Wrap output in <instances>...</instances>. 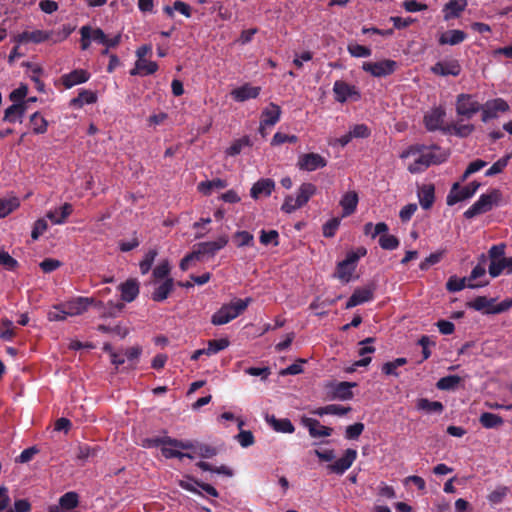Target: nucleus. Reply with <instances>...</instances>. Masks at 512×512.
<instances>
[{"mask_svg": "<svg viewBox=\"0 0 512 512\" xmlns=\"http://www.w3.org/2000/svg\"><path fill=\"white\" fill-rule=\"evenodd\" d=\"M468 5L467 0H450L443 7L445 20L458 18Z\"/></svg>", "mask_w": 512, "mask_h": 512, "instance_id": "nucleus-22", "label": "nucleus"}, {"mask_svg": "<svg viewBox=\"0 0 512 512\" xmlns=\"http://www.w3.org/2000/svg\"><path fill=\"white\" fill-rule=\"evenodd\" d=\"M359 202V197L357 192L355 191H349L346 192L341 200H340V206L342 207V217H347L353 214L357 208Z\"/></svg>", "mask_w": 512, "mask_h": 512, "instance_id": "nucleus-23", "label": "nucleus"}, {"mask_svg": "<svg viewBox=\"0 0 512 512\" xmlns=\"http://www.w3.org/2000/svg\"><path fill=\"white\" fill-rule=\"evenodd\" d=\"M357 457V451L354 449H347L344 455L336 460L333 464L329 465L332 472L336 474H343L349 469Z\"/></svg>", "mask_w": 512, "mask_h": 512, "instance_id": "nucleus-15", "label": "nucleus"}, {"mask_svg": "<svg viewBox=\"0 0 512 512\" xmlns=\"http://www.w3.org/2000/svg\"><path fill=\"white\" fill-rule=\"evenodd\" d=\"M418 198L421 207L428 210L432 207L435 200V189L432 184L422 185L418 190Z\"/></svg>", "mask_w": 512, "mask_h": 512, "instance_id": "nucleus-28", "label": "nucleus"}, {"mask_svg": "<svg viewBox=\"0 0 512 512\" xmlns=\"http://www.w3.org/2000/svg\"><path fill=\"white\" fill-rule=\"evenodd\" d=\"M281 109L278 105L270 103L261 113L259 132L265 136V127L274 126L280 119Z\"/></svg>", "mask_w": 512, "mask_h": 512, "instance_id": "nucleus-13", "label": "nucleus"}, {"mask_svg": "<svg viewBox=\"0 0 512 512\" xmlns=\"http://www.w3.org/2000/svg\"><path fill=\"white\" fill-rule=\"evenodd\" d=\"M511 155H506L498 159L486 172L485 176L491 177L501 173L509 163Z\"/></svg>", "mask_w": 512, "mask_h": 512, "instance_id": "nucleus-46", "label": "nucleus"}, {"mask_svg": "<svg viewBox=\"0 0 512 512\" xmlns=\"http://www.w3.org/2000/svg\"><path fill=\"white\" fill-rule=\"evenodd\" d=\"M372 342H374V338H372V337L366 338L365 340L360 342V345H363V347L360 348L359 355L362 356L363 358L354 363L355 367H363V366H367L370 364V362L372 360L371 357H369V356L365 357V355L373 353L375 351L374 347L366 345V344L372 343Z\"/></svg>", "mask_w": 512, "mask_h": 512, "instance_id": "nucleus-34", "label": "nucleus"}, {"mask_svg": "<svg viewBox=\"0 0 512 512\" xmlns=\"http://www.w3.org/2000/svg\"><path fill=\"white\" fill-rule=\"evenodd\" d=\"M505 269V259L490 261V264L488 266V272L492 278L498 277Z\"/></svg>", "mask_w": 512, "mask_h": 512, "instance_id": "nucleus-55", "label": "nucleus"}, {"mask_svg": "<svg viewBox=\"0 0 512 512\" xmlns=\"http://www.w3.org/2000/svg\"><path fill=\"white\" fill-rule=\"evenodd\" d=\"M98 451L99 447L97 445L90 446L87 444H80L77 447L76 458L84 463L90 459L95 458L98 454Z\"/></svg>", "mask_w": 512, "mask_h": 512, "instance_id": "nucleus-37", "label": "nucleus"}, {"mask_svg": "<svg viewBox=\"0 0 512 512\" xmlns=\"http://www.w3.org/2000/svg\"><path fill=\"white\" fill-rule=\"evenodd\" d=\"M170 273V264L168 260H163L159 265H157L153 270V277L155 279H167V276Z\"/></svg>", "mask_w": 512, "mask_h": 512, "instance_id": "nucleus-59", "label": "nucleus"}, {"mask_svg": "<svg viewBox=\"0 0 512 512\" xmlns=\"http://www.w3.org/2000/svg\"><path fill=\"white\" fill-rule=\"evenodd\" d=\"M229 238L226 235L219 236L215 241L200 242L193 246L196 260L202 261L205 257L212 258L216 253L228 244Z\"/></svg>", "mask_w": 512, "mask_h": 512, "instance_id": "nucleus-3", "label": "nucleus"}, {"mask_svg": "<svg viewBox=\"0 0 512 512\" xmlns=\"http://www.w3.org/2000/svg\"><path fill=\"white\" fill-rule=\"evenodd\" d=\"M121 298L125 302H132L139 294V283L136 279H128L120 284Z\"/></svg>", "mask_w": 512, "mask_h": 512, "instance_id": "nucleus-26", "label": "nucleus"}, {"mask_svg": "<svg viewBox=\"0 0 512 512\" xmlns=\"http://www.w3.org/2000/svg\"><path fill=\"white\" fill-rule=\"evenodd\" d=\"M373 299V290L371 288L356 289L346 303V308L350 309Z\"/></svg>", "mask_w": 512, "mask_h": 512, "instance_id": "nucleus-24", "label": "nucleus"}, {"mask_svg": "<svg viewBox=\"0 0 512 512\" xmlns=\"http://www.w3.org/2000/svg\"><path fill=\"white\" fill-rule=\"evenodd\" d=\"M460 382H461V378L458 375H449V376L440 378L436 383V387L439 390H444V391L455 390L458 387V385L460 384Z\"/></svg>", "mask_w": 512, "mask_h": 512, "instance_id": "nucleus-40", "label": "nucleus"}, {"mask_svg": "<svg viewBox=\"0 0 512 512\" xmlns=\"http://www.w3.org/2000/svg\"><path fill=\"white\" fill-rule=\"evenodd\" d=\"M339 218H332L323 225V235L327 238H331L335 235L337 229L340 226Z\"/></svg>", "mask_w": 512, "mask_h": 512, "instance_id": "nucleus-58", "label": "nucleus"}, {"mask_svg": "<svg viewBox=\"0 0 512 512\" xmlns=\"http://www.w3.org/2000/svg\"><path fill=\"white\" fill-rule=\"evenodd\" d=\"M316 190L317 188L314 184L303 183L297 191V206H300V208L303 207L309 201V199L316 193Z\"/></svg>", "mask_w": 512, "mask_h": 512, "instance_id": "nucleus-31", "label": "nucleus"}, {"mask_svg": "<svg viewBox=\"0 0 512 512\" xmlns=\"http://www.w3.org/2000/svg\"><path fill=\"white\" fill-rule=\"evenodd\" d=\"M31 504L27 499H18L14 502L12 508L8 509L6 512H30Z\"/></svg>", "mask_w": 512, "mask_h": 512, "instance_id": "nucleus-64", "label": "nucleus"}, {"mask_svg": "<svg viewBox=\"0 0 512 512\" xmlns=\"http://www.w3.org/2000/svg\"><path fill=\"white\" fill-rule=\"evenodd\" d=\"M158 69V65L154 61H147L145 59H138L135 64V68L131 70V75H151Z\"/></svg>", "mask_w": 512, "mask_h": 512, "instance_id": "nucleus-32", "label": "nucleus"}, {"mask_svg": "<svg viewBox=\"0 0 512 512\" xmlns=\"http://www.w3.org/2000/svg\"><path fill=\"white\" fill-rule=\"evenodd\" d=\"M467 38V34L458 29L448 30L442 33L438 39L440 45H458Z\"/></svg>", "mask_w": 512, "mask_h": 512, "instance_id": "nucleus-25", "label": "nucleus"}, {"mask_svg": "<svg viewBox=\"0 0 512 512\" xmlns=\"http://www.w3.org/2000/svg\"><path fill=\"white\" fill-rule=\"evenodd\" d=\"M379 245L385 250H394L399 246V240L394 235L383 234L379 237Z\"/></svg>", "mask_w": 512, "mask_h": 512, "instance_id": "nucleus-51", "label": "nucleus"}, {"mask_svg": "<svg viewBox=\"0 0 512 512\" xmlns=\"http://www.w3.org/2000/svg\"><path fill=\"white\" fill-rule=\"evenodd\" d=\"M171 437L165 436V437H153V438H146L143 440V446L144 447H163L164 445L170 446Z\"/></svg>", "mask_w": 512, "mask_h": 512, "instance_id": "nucleus-57", "label": "nucleus"}, {"mask_svg": "<svg viewBox=\"0 0 512 512\" xmlns=\"http://www.w3.org/2000/svg\"><path fill=\"white\" fill-rule=\"evenodd\" d=\"M301 422L305 426L311 437H328L332 434L333 429L320 424V422L314 418L302 417Z\"/></svg>", "mask_w": 512, "mask_h": 512, "instance_id": "nucleus-14", "label": "nucleus"}, {"mask_svg": "<svg viewBox=\"0 0 512 512\" xmlns=\"http://www.w3.org/2000/svg\"><path fill=\"white\" fill-rule=\"evenodd\" d=\"M54 32H47L42 30H35V31H28V39L29 42L33 43H41L46 40H52L53 41Z\"/></svg>", "mask_w": 512, "mask_h": 512, "instance_id": "nucleus-50", "label": "nucleus"}, {"mask_svg": "<svg viewBox=\"0 0 512 512\" xmlns=\"http://www.w3.org/2000/svg\"><path fill=\"white\" fill-rule=\"evenodd\" d=\"M418 410L425 411L427 413H442L444 406L439 401H430L426 398H420L417 400L416 405Z\"/></svg>", "mask_w": 512, "mask_h": 512, "instance_id": "nucleus-36", "label": "nucleus"}, {"mask_svg": "<svg viewBox=\"0 0 512 512\" xmlns=\"http://www.w3.org/2000/svg\"><path fill=\"white\" fill-rule=\"evenodd\" d=\"M30 123L32 125V130L35 134H43L47 131L48 122L38 112H35L31 115Z\"/></svg>", "mask_w": 512, "mask_h": 512, "instance_id": "nucleus-42", "label": "nucleus"}, {"mask_svg": "<svg viewBox=\"0 0 512 512\" xmlns=\"http://www.w3.org/2000/svg\"><path fill=\"white\" fill-rule=\"evenodd\" d=\"M251 299H237L229 304H224L218 311L211 317L213 325H224L242 314L248 307Z\"/></svg>", "mask_w": 512, "mask_h": 512, "instance_id": "nucleus-2", "label": "nucleus"}, {"mask_svg": "<svg viewBox=\"0 0 512 512\" xmlns=\"http://www.w3.org/2000/svg\"><path fill=\"white\" fill-rule=\"evenodd\" d=\"M97 101V95L90 90H82L77 97L71 99L70 105L81 108L84 104H93Z\"/></svg>", "mask_w": 512, "mask_h": 512, "instance_id": "nucleus-35", "label": "nucleus"}, {"mask_svg": "<svg viewBox=\"0 0 512 512\" xmlns=\"http://www.w3.org/2000/svg\"><path fill=\"white\" fill-rule=\"evenodd\" d=\"M445 111L441 108H436L430 111L424 117V123L429 131H435L441 129Z\"/></svg>", "mask_w": 512, "mask_h": 512, "instance_id": "nucleus-27", "label": "nucleus"}, {"mask_svg": "<svg viewBox=\"0 0 512 512\" xmlns=\"http://www.w3.org/2000/svg\"><path fill=\"white\" fill-rule=\"evenodd\" d=\"M48 224L47 221L43 218L38 219L33 226L31 232V238L36 241L38 238L47 230Z\"/></svg>", "mask_w": 512, "mask_h": 512, "instance_id": "nucleus-62", "label": "nucleus"}, {"mask_svg": "<svg viewBox=\"0 0 512 512\" xmlns=\"http://www.w3.org/2000/svg\"><path fill=\"white\" fill-rule=\"evenodd\" d=\"M493 196H497L496 190L491 194H482L480 198L464 212L465 218L472 219L491 210L493 206Z\"/></svg>", "mask_w": 512, "mask_h": 512, "instance_id": "nucleus-9", "label": "nucleus"}, {"mask_svg": "<svg viewBox=\"0 0 512 512\" xmlns=\"http://www.w3.org/2000/svg\"><path fill=\"white\" fill-rule=\"evenodd\" d=\"M480 424L486 429L499 428L504 424V419L494 413L484 412L479 417Z\"/></svg>", "mask_w": 512, "mask_h": 512, "instance_id": "nucleus-33", "label": "nucleus"}, {"mask_svg": "<svg viewBox=\"0 0 512 512\" xmlns=\"http://www.w3.org/2000/svg\"><path fill=\"white\" fill-rule=\"evenodd\" d=\"M327 160L318 153H306L299 156L297 166L300 170L312 172L324 168Z\"/></svg>", "mask_w": 512, "mask_h": 512, "instance_id": "nucleus-10", "label": "nucleus"}, {"mask_svg": "<svg viewBox=\"0 0 512 512\" xmlns=\"http://www.w3.org/2000/svg\"><path fill=\"white\" fill-rule=\"evenodd\" d=\"M480 184L476 181L461 187L459 183H454L449 194L447 195V205L453 206L456 203L471 198L479 188Z\"/></svg>", "mask_w": 512, "mask_h": 512, "instance_id": "nucleus-4", "label": "nucleus"}, {"mask_svg": "<svg viewBox=\"0 0 512 512\" xmlns=\"http://www.w3.org/2000/svg\"><path fill=\"white\" fill-rule=\"evenodd\" d=\"M261 91L260 87L244 84L241 87L231 91L232 98L237 102H244L248 99H255L259 96Z\"/></svg>", "mask_w": 512, "mask_h": 512, "instance_id": "nucleus-17", "label": "nucleus"}, {"mask_svg": "<svg viewBox=\"0 0 512 512\" xmlns=\"http://www.w3.org/2000/svg\"><path fill=\"white\" fill-rule=\"evenodd\" d=\"M3 121L9 123H22L23 116L21 114V111H19L18 105L12 104L5 110Z\"/></svg>", "mask_w": 512, "mask_h": 512, "instance_id": "nucleus-45", "label": "nucleus"}, {"mask_svg": "<svg viewBox=\"0 0 512 512\" xmlns=\"http://www.w3.org/2000/svg\"><path fill=\"white\" fill-rule=\"evenodd\" d=\"M251 145V142H250V139L249 137H243L239 140H236L226 151V153L229 155V156H236L238 154H240V152L242 151V148L245 147V146H250Z\"/></svg>", "mask_w": 512, "mask_h": 512, "instance_id": "nucleus-52", "label": "nucleus"}, {"mask_svg": "<svg viewBox=\"0 0 512 512\" xmlns=\"http://www.w3.org/2000/svg\"><path fill=\"white\" fill-rule=\"evenodd\" d=\"M348 52L353 57H358V58L359 57H369L372 53L370 48L360 45V44H356V43L348 45Z\"/></svg>", "mask_w": 512, "mask_h": 512, "instance_id": "nucleus-53", "label": "nucleus"}, {"mask_svg": "<svg viewBox=\"0 0 512 512\" xmlns=\"http://www.w3.org/2000/svg\"><path fill=\"white\" fill-rule=\"evenodd\" d=\"M431 71L440 76H458L461 72V66L457 60L439 61L431 67Z\"/></svg>", "mask_w": 512, "mask_h": 512, "instance_id": "nucleus-16", "label": "nucleus"}, {"mask_svg": "<svg viewBox=\"0 0 512 512\" xmlns=\"http://www.w3.org/2000/svg\"><path fill=\"white\" fill-rule=\"evenodd\" d=\"M79 497L76 492H67L59 499V506L63 510H72L78 506Z\"/></svg>", "mask_w": 512, "mask_h": 512, "instance_id": "nucleus-41", "label": "nucleus"}, {"mask_svg": "<svg viewBox=\"0 0 512 512\" xmlns=\"http://www.w3.org/2000/svg\"><path fill=\"white\" fill-rule=\"evenodd\" d=\"M509 109L507 102L501 98L487 101L482 105V121L487 122L490 119L496 118L499 112H506Z\"/></svg>", "mask_w": 512, "mask_h": 512, "instance_id": "nucleus-12", "label": "nucleus"}, {"mask_svg": "<svg viewBox=\"0 0 512 512\" xmlns=\"http://www.w3.org/2000/svg\"><path fill=\"white\" fill-rule=\"evenodd\" d=\"M157 254L158 252L156 249H151L145 254L143 260L139 263V268L142 274H147L150 271Z\"/></svg>", "mask_w": 512, "mask_h": 512, "instance_id": "nucleus-49", "label": "nucleus"}, {"mask_svg": "<svg viewBox=\"0 0 512 512\" xmlns=\"http://www.w3.org/2000/svg\"><path fill=\"white\" fill-rule=\"evenodd\" d=\"M354 270H355V266H352L343 260L340 263H338V265H337L336 275L342 281L349 282Z\"/></svg>", "mask_w": 512, "mask_h": 512, "instance_id": "nucleus-43", "label": "nucleus"}, {"mask_svg": "<svg viewBox=\"0 0 512 512\" xmlns=\"http://www.w3.org/2000/svg\"><path fill=\"white\" fill-rule=\"evenodd\" d=\"M333 92L335 100L340 103H344L348 99H353L355 101L360 99V93L357 91L356 87L341 80L334 83Z\"/></svg>", "mask_w": 512, "mask_h": 512, "instance_id": "nucleus-11", "label": "nucleus"}, {"mask_svg": "<svg viewBox=\"0 0 512 512\" xmlns=\"http://www.w3.org/2000/svg\"><path fill=\"white\" fill-rule=\"evenodd\" d=\"M495 299L487 298L485 296H478L473 301L468 302L467 305L476 311H482L486 314H499L509 309L506 302H501L494 305Z\"/></svg>", "mask_w": 512, "mask_h": 512, "instance_id": "nucleus-6", "label": "nucleus"}, {"mask_svg": "<svg viewBox=\"0 0 512 512\" xmlns=\"http://www.w3.org/2000/svg\"><path fill=\"white\" fill-rule=\"evenodd\" d=\"M448 152L437 145H412L403 151L400 158L405 159L414 157V161L409 164L408 171L412 174L421 173L431 165L441 164L448 158Z\"/></svg>", "mask_w": 512, "mask_h": 512, "instance_id": "nucleus-1", "label": "nucleus"}, {"mask_svg": "<svg viewBox=\"0 0 512 512\" xmlns=\"http://www.w3.org/2000/svg\"><path fill=\"white\" fill-rule=\"evenodd\" d=\"M444 130L458 137H467L474 131V126L472 124H453Z\"/></svg>", "mask_w": 512, "mask_h": 512, "instance_id": "nucleus-44", "label": "nucleus"}, {"mask_svg": "<svg viewBox=\"0 0 512 512\" xmlns=\"http://www.w3.org/2000/svg\"><path fill=\"white\" fill-rule=\"evenodd\" d=\"M482 108V105L469 94H459L456 99V112L467 119L472 118Z\"/></svg>", "mask_w": 512, "mask_h": 512, "instance_id": "nucleus-7", "label": "nucleus"}, {"mask_svg": "<svg viewBox=\"0 0 512 512\" xmlns=\"http://www.w3.org/2000/svg\"><path fill=\"white\" fill-rule=\"evenodd\" d=\"M357 384L354 382H337V381H331L328 382L325 387L327 389V392L329 394V398L334 400H350L353 398V392L352 388L355 387Z\"/></svg>", "mask_w": 512, "mask_h": 512, "instance_id": "nucleus-8", "label": "nucleus"}, {"mask_svg": "<svg viewBox=\"0 0 512 512\" xmlns=\"http://www.w3.org/2000/svg\"><path fill=\"white\" fill-rule=\"evenodd\" d=\"M275 188V182L270 178H262L253 184L250 195L253 199H258L260 196H270Z\"/></svg>", "mask_w": 512, "mask_h": 512, "instance_id": "nucleus-20", "label": "nucleus"}, {"mask_svg": "<svg viewBox=\"0 0 512 512\" xmlns=\"http://www.w3.org/2000/svg\"><path fill=\"white\" fill-rule=\"evenodd\" d=\"M93 302V298L78 297L77 299L69 301L63 305L68 316H75L84 313Z\"/></svg>", "mask_w": 512, "mask_h": 512, "instance_id": "nucleus-18", "label": "nucleus"}, {"mask_svg": "<svg viewBox=\"0 0 512 512\" xmlns=\"http://www.w3.org/2000/svg\"><path fill=\"white\" fill-rule=\"evenodd\" d=\"M364 431V424L361 422L354 423L346 427L345 437L349 440L358 439Z\"/></svg>", "mask_w": 512, "mask_h": 512, "instance_id": "nucleus-54", "label": "nucleus"}, {"mask_svg": "<svg viewBox=\"0 0 512 512\" xmlns=\"http://www.w3.org/2000/svg\"><path fill=\"white\" fill-rule=\"evenodd\" d=\"M20 205V201L15 196L8 198H0V218H4L17 209Z\"/></svg>", "mask_w": 512, "mask_h": 512, "instance_id": "nucleus-38", "label": "nucleus"}, {"mask_svg": "<svg viewBox=\"0 0 512 512\" xmlns=\"http://www.w3.org/2000/svg\"><path fill=\"white\" fill-rule=\"evenodd\" d=\"M398 64L391 59H384L378 62H364L362 69L370 73L373 77H386L393 74Z\"/></svg>", "mask_w": 512, "mask_h": 512, "instance_id": "nucleus-5", "label": "nucleus"}, {"mask_svg": "<svg viewBox=\"0 0 512 512\" xmlns=\"http://www.w3.org/2000/svg\"><path fill=\"white\" fill-rule=\"evenodd\" d=\"M174 287V280L172 278H167L165 281L160 284L152 293L151 298L156 302H161L167 299L169 294L172 292Z\"/></svg>", "mask_w": 512, "mask_h": 512, "instance_id": "nucleus-30", "label": "nucleus"}, {"mask_svg": "<svg viewBox=\"0 0 512 512\" xmlns=\"http://www.w3.org/2000/svg\"><path fill=\"white\" fill-rule=\"evenodd\" d=\"M298 141V137L296 135H287L282 132H277L274 134L271 145H281L283 143L289 142V143H296Z\"/></svg>", "mask_w": 512, "mask_h": 512, "instance_id": "nucleus-60", "label": "nucleus"}, {"mask_svg": "<svg viewBox=\"0 0 512 512\" xmlns=\"http://www.w3.org/2000/svg\"><path fill=\"white\" fill-rule=\"evenodd\" d=\"M278 237L279 234L276 230L265 231L262 230L260 234V242L263 245L273 244L274 246L278 245Z\"/></svg>", "mask_w": 512, "mask_h": 512, "instance_id": "nucleus-56", "label": "nucleus"}, {"mask_svg": "<svg viewBox=\"0 0 512 512\" xmlns=\"http://www.w3.org/2000/svg\"><path fill=\"white\" fill-rule=\"evenodd\" d=\"M466 282H467L466 277L458 278L457 276H451L446 283V288L449 292H458V291H461L462 289H464L465 287L475 289V288H479V287H484V286L488 285V283H489V281H484V282H479V283H471L470 282L468 284Z\"/></svg>", "mask_w": 512, "mask_h": 512, "instance_id": "nucleus-19", "label": "nucleus"}, {"mask_svg": "<svg viewBox=\"0 0 512 512\" xmlns=\"http://www.w3.org/2000/svg\"><path fill=\"white\" fill-rule=\"evenodd\" d=\"M233 239L238 247L253 246L254 244V237L248 231H237Z\"/></svg>", "mask_w": 512, "mask_h": 512, "instance_id": "nucleus-47", "label": "nucleus"}, {"mask_svg": "<svg viewBox=\"0 0 512 512\" xmlns=\"http://www.w3.org/2000/svg\"><path fill=\"white\" fill-rule=\"evenodd\" d=\"M266 421L277 432L293 433L295 431L294 425L287 418L277 419L274 415H271V416L267 415Z\"/></svg>", "mask_w": 512, "mask_h": 512, "instance_id": "nucleus-29", "label": "nucleus"}, {"mask_svg": "<svg viewBox=\"0 0 512 512\" xmlns=\"http://www.w3.org/2000/svg\"><path fill=\"white\" fill-rule=\"evenodd\" d=\"M68 317L64 305L55 306L48 312V319L50 321H62Z\"/></svg>", "mask_w": 512, "mask_h": 512, "instance_id": "nucleus-63", "label": "nucleus"}, {"mask_svg": "<svg viewBox=\"0 0 512 512\" xmlns=\"http://www.w3.org/2000/svg\"><path fill=\"white\" fill-rule=\"evenodd\" d=\"M236 440L244 448L254 444L253 433L249 430H240L239 434L236 436Z\"/></svg>", "mask_w": 512, "mask_h": 512, "instance_id": "nucleus-61", "label": "nucleus"}, {"mask_svg": "<svg viewBox=\"0 0 512 512\" xmlns=\"http://www.w3.org/2000/svg\"><path fill=\"white\" fill-rule=\"evenodd\" d=\"M90 74L84 69H76L61 77V81L66 88H72L75 85L88 81Z\"/></svg>", "mask_w": 512, "mask_h": 512, "instance_id": "nucleus-21", "label": "nucleus"}, {"mask_svg": "<svg viewBox=\"0 0 512 512\" xmlns=\"http://www.w3.org/2000/svg\"><path fill=\"white\" fill-rule=\"evenodd\" d=\"M96 306L102 308L101 316L102 317H116L124 308V304L122 302H108L104 305L102 302H97Z\"/></svg>", "mask_w": 512, "mask_h": 512, "instance_id": "nucleus-39", "label": "nucleus"}, {"mask_svg": "<svg viewBox=\"0 0 512 512\" xmlns=\"http://www.w3.org/2000/svg\"><path fill=\"white\" fill-rule=\"evenodd\" d=\"M229 346V341L225 338L210 340L206 348V355H214Z\"/></svg>", "mask_w": 512, "mask_h": 512, "instance_id": "nucleus-48", "label": "nucleus"}]
</instances>
